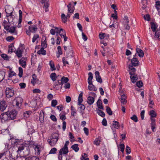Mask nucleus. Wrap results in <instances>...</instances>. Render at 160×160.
Here are the masks:
<instances>
[{
    "instance_id": "f257e3e1",
    "label": "nucleus",
    "mask_w": 160,
    "mask_h": 160,
    "mask_svg": "<svg viewBox=\"0 0 160 160\" xmlns=\"http://www.w3.org/2000/svg\"><path fill=\"white\" fill-rule=\"evenodd\" d=\"M65 51L64 54L66 57L67 60H65V57L62 58V62L63 63L64 66H65V64H68V61L71 62L73 59V52H72V49L70 45H68V46H64Z\"/></svg>"
},
{
    "instance_id": "f03ea898",
    "label": "nucleus",
    "mask_w": 160,
    "mask_h": 160,
    "mask_svg": "<svg viewBox=\"0 0 160 160\" xmlns=\"http://www.w3.org/2000/svg\"><path fill=\"white\" fill-rule=\"evenodd\" d=\"M17 152L20 156L25 158L30 153V149L24 145H22L18 147Z\"/></svg>"
},
{
    "instance_id": "7ed1b4c3",
    "label": "nucleus",
    "mask_w": 160,
    "mask_h": 160,
    "mask_svg": "<svg viewBox=\"0 0 160 160\" xmlns=\"http://www.w3.org/2000/svg\"><path fill=\"white\" fill-rule=\"evenodd\" d=\"M59 135L57 133L52 134L48 139L47 141L50 145L52 146H54L59 139Z\"/></svg>"
},
{
    "instance_id": "20e7f679",
    "label": "nucleus",
    "mask_w": 160,
    "mask_h": 160,
    "mask_svg": "<svg viewBox=\"0 0 160 160\" xmlns=\"http://www.w3.org/2000/svg\"><path fill=\"white\" fill-rule=\"evenodd\" d=\"M22 98L20 97L16 98L13 101L12 104L16 108H20L22 102Z\"/></svg>"
},
{
    "instance_id": "39448f33",
    "label": "nucleus",
    "mask_w": 160,
    "mask_h": 160,
    "mask_svg": "<svg viewBox=\"0 0 160 160\" xmlns=\"http://www.w3.org/2000/svg\"><path fill=\"white\" fill-rule=\"evenodd\" d=\"M5 94L6 97L10 98L14 95V90L12 88H7L6 89Z\"/></svg>"
},
{
    "instance_id": "423d86ee",
    "label": "nucleus",
    "mask_w": 160,
    "mask_h": 160,
    "mask_svg": "<svg viewBox=\"0 0 160 160\" xmlns=\"http://www.w3.org/2000/svg\"><path fill=\"white\" fill-rule=\"evenodd\" d=\"M8 112L9 117L10 120H14L15 119L17 114V112L15 110H12Z\"/></svg>"
},
{
    "instance_id": "0eeeda50",
    "label": "nucleus",
    "mask_w": 160,
    "mask_h": 160,
    "mask_svg": "<svg viewBox=\"0 0 160 160\" xmlns=\"http://www.w3.org/2000/svg\"><path fill=\"white\" fill-rule=\"evenodd\" d=\"M8 20V22L4 20L3 22V25L4 26V28L7 30H8L9 29L10 26V22H12V19H11L10 18H9Z\"/></svg>"
},
{
    "instance_id": "6e6552de",
    "label": "nucleus",
    "mask_w": 160,
    "mask_h": 160,
    "mask_svg": "<svg viewBox=\"0 0 160 160\" xmlns=\"http://www.w3.org/2000/svg\"><path fill=\"white\" fill-rule=\"evenodd\" d=\"M31 82L33 85H35V84H40L41 83V81L37 78L35 74L32 75V79L31 80Z\"/></svg>"
},
{
    "instance_id": "1a4fd4ad",
    "label": "nucleus",
    "mask_w": 160,
    "mask_h": 160,
    "mask_svg": "<svg viewBox=\"0 0 160 160\" xmlns=\"http://www.w3.org/2000/svg\"><path fill=\"white\" fill-rule=\"evenodd\" d=\"M7 107L6 102L3 100L1 101L0 102V111H3Z\"/></svg>"
},
{
    "instance_id": "9d476101",
    "label": "nucleus",
    "mask_w": 160,
    "mask_h": 160,
    "mask_svg": "<svg viewBox=\"0 0 160 160\" xmlns=\"http://www.w3.org/2000/svg\"><path fill=\"white\" fill-rule=\"evenodd\" d=\"M8 112H7L5 113H2L0 116V118L2 120H3L5 121L8 120H10L8 115Z\"/></svg>"
},
{
    "instance_id": "9b49d317",
    "label": "nucleus",
    "mask_w": 160,
    "mask_h": 160,
    "mask_svg": "<svg viewBox=\"0 0 160 160\" xmlns=\"http://www.w3.org/2000/svg\"><path fill=\"white\" fill-rule=\"evenodd\" d=\"M131 65H133L134 67H136L139 65L140 62L137 58L133 57L131 60Z\"/></svg>"
},
{
    "instance_id": "f8f14e48",
    "label": "nucleus",
    "mask_w": 160,
    "mask_h": 160,
    "mask_svg": "<svg viewBox=\"0 0 160 160\" xmlns=\"http://www.w3.org/2000/svg\"><path fill=\"white\" fill-rule=\"evenodd\" d=\"M127 66L129 69V74L130 75H133V74H135V72H136V69L133 67L134 66L129 64H128Z\"/></svg>"
},
{
    "instance_id": "ddd939ff",
    "label": "nucleus",
    "mask_w": 160,
    "mask_h": 160,
    "mask_svg": "<svg viewBox=\"0 0 160 160\" xmlns=\"http://www.w3.org/2000/svg\"><path fill=\"white\" fill-rule=\"evenodd\" d=\"M68 152V147H63L62 148H61L59 152L60 155H62V154H65Z\"/></svg>"
},
{
    "instance_id": "4468645a",
    "label": "nucleus",
    "mask_w": 160,
    "mask_h": 160,
    "mask_svg": "<svg viewBox=\"0 0 160 160\" xmlns=\"http://www.w3.org/2000/svg\"><path fill=\"white\" fill-rule=\"evenodd\" d=\"M27 58L22 57L21 59L19 60V63L21 65L23 68H25L26 66Z\"/></svg>"
},
{
    "instance_id": "2eb2a0df",
    "label": "nucleus",
    "mask_w": 160,
    "mask_h": 160,
    "mask_svg": "<svg viewBox=\"0 0 160 160\" xmlns=\"http://www.w3.org/2000/svg\"><path fill=\"white\" fill-rule=\"evenodd\" d=\"M95 78L96 81L99 83H101L102 82V80L99 75L98 71H97L95 72Z\"/></svg>"
},
{
    "instance_id": "dca6fc26",
    "label": "nucleus",
    "mask_w": 160,
    "mask_h": 160,
    "mask_svg": "<svg viewBox=\"0 0 160 160\" xmlns=\"http://www.w3.org/2000/svg\"><path fill=\"white\" fill-rule=\"evenodd\" d=\"M16 54L18 58H20L22 57L23 50L20 49L19 48H18L17 50L14 52Z\"/></svg>"
},
{
    "instance_id": "f3484780",
    "label": "nucleus",
    "mask_w": 160,
    "mask_h": 160,
    "mask_svg": "<svg viewBox=\"0 0 160 160\" xmlns=\"http://www.w3.org/2000/svg\"><path fill=\"white\" fill-rule=\"evenodd\" d=\"M67 7L68 8V12L70 13H72L75 9V8L74 6H72V3L71 2L69 3V4L67 6Z\"/></svg>"
},
{
    "instance_id": "a211bd4d",
    "label": "nucleus",
    "mask_w": 160,
    "mask_h": 160,
    "mask_svg": "<svg viewBox=\"0 0 160 160\" xmlns=\"http://www.w3.org/2000/svg\"><path fill=\"white\" fill-rule=\"evenodd\" d=\"M89 85L88 87V88L89 90L90 91H97V89L96 87L92 84V82H91L90 83H88Z\"/></svg>"
},
{
    "instance_id": "6ab92c4d",
    "label": "nucleus",
    "mask_w": 160,
    "mask_h": 160,
    "mask_svg": "<svg viewBox=\"0 0 160 160\" xmlns=\"http://www.w3.org/2000/svg\"><path fill=\"white\" fill-rule=\"evenodd\" d=\"M94 98L91 96H88L87 98V102L89 105H92L94 102Z\"/></svg>"
},
{
    "instance_id": "aec40b11",
    "label": "nucleus",
    "mask_w": 160,
    "mask_h": 160,
    "mask_svg": "<svg viewBox=\"0 0 160 160\" xmlns=\"http://www.w3.org/2000/svg\"><path fill=\"white\" fill-rule=\"evenodd\" d=\"M136 53L138 54V56L140 58H142L144 55V53L143 51L141 49L137 48L136 49Z\"/></svg>"
},
{
    "instance_id": "412c9836",
    "label": "nucleus",
    "mask_w": 160,
    "mask_h": 160,
    "mask_svg": "<svg viewBox=\"0 0 160 160\" xmlns=\"http://www.w3.org/2000/svg\"><path fill=\"white\" fill-rule=\"evenodd\" d=\"M28 29L32 32H35L37 30L38 28L36 25L29 26Z\"/></svg>"
},
{
    "instance_id": "4be33fe9",
    "label": "nucleus",
    "mask_w": 160,
    "mask_h": 160,
    "mask_svg": "<svg viewBox=\"0 0 160 160\" xmlns=\"http://www.w3.org/2000/svg\"><path fill=\"white\" fill-rule=\"evenodd\" d=\"M151 129L153 132H154V129L155 128V119L151 118Z\"/></svg>"
},
{
    "instance_id": "5701e85b",
    "label": "nucleus",
    "mask_w": 160,
    "mask_h": 160,
    "mask_svg": "<svg viewBox=\"0 0 160 160\" xmlns=\"http://www.w3.org/2000/svg\"><path fill=\"white\" fill-rule=\"evenodd\" d=\"M5 12L7 14V19H9V18L12 19V12L11 11L10 12L8 9L5 10Z\"/></svg>"
},
{
    "instance_id": "b1692460",
    "label": "nucleus",
    "mask_w": 160,
    "mask_h": 160,
    "mask_svg": "<svg viewBox=\"0 0 160 160\" xmlns=\"http://www.w3.org/2000/svg\"><path fill=\"white\" fill-rule=\"evenodd\" d=\"M101 137H98L96 138L93 142V144L97 146H99L101 142Z\"/></svg>"
},
{
    "instance_id": "393cba45",
    "label": "nucleus",
    "mask_w": 160,
    "mask_h": 160,
    "mask_svg": "<svg viewBox=\"0 0 160 160\" xmlns=\"http://www.w3.org/2000/svg\"><path fill=\"white\" fill-rule=\"evenodd\" d=\"M97 105L98 108L100 109L103 110V107L102 105V101L100 99H99L97 102Z\"/></svg>"
},
{
    "instance_id": "a878e982",
    "label": "nucleus",
    "mask_w": 160,
    "mask_h": 160,
    "mask_svg": "<svg viewBox=\"0 0 160 160\" xmlns=\"http://www.w3.org/2000/svg\"><path fill=\"white\" fill-rule=\"evenodd\" d=\"M131 79L133 83H135L138 79V78L137 77V75L135 74H133V75H131Z\"/></svg>"
},
{
    "instance_id": "bb28decb",
    "label": "nucleus",
    "mask_w": 160,
    "mask_h": 160,
    "mask_svg": "<svg viewBox=\"0 0 160 160\" xmlns=\"http://www.w3.org/2000/svg\"><path fill=\"white\" fill-rule=\"evenodd\" d=\"M150 24L151 25V28L152 31L153 32L156 31V29L157 27L156 24L155 23L153 22H151Z\"/></svg>"
},
{
    "instance_id": "cd10ccee",
    "label": "nucleus",
    "mask_w": 160,
    "mask_h": 160,
    "mask_svg": "<svg viewBox=\"0 0 160 160\" xmlns=\"http://www.w3.org/2000/svg\"><path fill=\"white\" fill-rule=\"evenodd\" d=\"M60 36L61 38L66 35V32L62 28H60L59 33Z\"/></svg>"
},
{
    "instance_id": "c85d7f7f",
    "label": "nucleus",
    "mask_w": 160,
    "mask_h": 160,
    "mask_svg": "<svg viewBox=\"0 0 160 160\" xmlns=\"http://www.w3.org/2000/svg\"><path fill=\"white\" fill-rule=\"evenodd\" d=\"M26 160H39L38 158L36 156H29L25 158Z\"/></svg>"
},
{
    "instance_id": "c756f323",
    "label": "nucleus",
    "mask_w": 160,
    "mask_h": 160,
    "mask_svg": "<svg viewBox=\"0 0 160 160\" xmlns=\"http://www.w3.org/2000/svg\"><path fill=\"white\" fill-rule=\"evenodd\" d=\"M88 83H90L91 82H92V79L93 78V76L92 75V74L91 72H89L88 74Z\"/></svg>"
},
{
    "instance_id": "7c9ffc66",
    "label": "nucleus",
    "mask_w": 160,
    "mask_h": 160,
    "mask_svg": "<svg viewBox=\"0 0 160 160\" xmlns=\"http://www.w3.org/2000/svg\"><path fill=\"white\" fill-rule=\"evenodd\" d=\"M61 80V83L62 85L63 84L67 83V82L68 81L69 79L68 78L63 76Z\"/></svg>"
},
{
    "instance_id": "2f4dec72",
    "label": "nucleus",
    "mask_w": 160,
    "mask_h": 160,
    "mask_svg": "<svg viewBox=\"0 0 160 160\" xmlns=\"http://www.w3.org/2000/svg\"><path fill=\"white\" fill-rule=\"evenodd\" d=\"M46 51L44 50V48H42L38 51L37 53L39 54L45 55L46 54Z\"/></svg>"
},
{
    "instance_id": "473e14b6",
    "label": "nucleus",
    "mask_w": 160,
    "mask_h": 160,
    "mask_svg": "<svg viewBox=\"0 0 160 160\" xmlns=\"http://www.w3.org/2000/svg\"><path fill=\"white\" fill-rule=\"evenodd\" d=\"M14 47V44L12 43L9 45L8 52V53H12L13 52L12 48Z\"/></svg>"
},
{
    "instance_id": "72a5a7b5",
    "label": "nucleus",
    "mask_w": 160,
    "mask_h": 160,
    "mask_svg": "<svg viewBox=\"0 0 160 160\" xmlns=\"http://www.w3.org/2000/svg\"><path fill=\"white\" fill-rule=\"evenodd\" d=\"M5 75V72L2 71L0 72V82L2 81Z\"/></svg>"
},
{
    "instance_id": "f704fd0d",
    "label": "nucleus",
    "mask_w": 160,
    "mask_h": 160,
    "mask_svg": "<svg viewBox=\"0 0 160 160\" xmlns=\"http://www.w3.org/2000/svg\"><path fill=\"white\" fill-rule=\"evenodd\" d=\"M49 64L50 66L51 69L52 71H53L56 69L54 62L52 61H50Z\"/></svg>"
},
{
    "instance_id": "c9c22d12",
    "label": "nucleus",
    "mask_w": 160,
    "mask_h": 160,
    "mask_svg": "<svg viewBox=\"0 0 160 160\" xmlns=\"http://www.w3.org/2000/svg\"><path fill=\"white\" fill-rule=\"evenodd\" d=\"M149 115L151 116V118H155L157 116V114L155 111L152 110L149 112Z\"/></svg>"
},
{
    "instance_id": "e433bc0d",
    "label": "nucleus",
    "mask_w": 160,
    "mask_h": 160,
    "mask_svg": "<svg viewBox=\"0 0 160 160\" xmlns=\"http://www.w3.org/2000/svg\"><path fill=\"white\" fill-rule=\"evenodd\" d=\"M71 148L76 152H77L79 149V148L78 147V144H74L71 147Z\"/></svg>"
},
{
    "instance_id": "4c0bfd02",
    "label": "nucleus",
    "mask_w": 160,
    "mask_h": 160,
    "mask_svg": "<svg viewBox=\"0 0 160 160\" xmlns=\"http://www.w3.org/2000/svg\"><path fill=\"white\" fill-rule=\"evenodd\" d=\"M50 78L53 81H54L56 80L57 75L55 73H51L50 75Z\"/></svg>"
},
{
    "instance_id": "58836bf2",
    "label": "nucleus",
    "mask_w": 160,
    "mask_h": 160,
    "mask_svg": "<svg viewBox=\"0 0 160 160\" xmlns=\"http://www.w3.org/2000/svg\"><path fill=\"white\" fill-rule=\"evenodd\" d=\"M31 113V112L30 111H27L24 112L23 114V117L25 119H26L28 118L30 115V114Z\"/></svg>"
},
{
    "instance_id": "ea45409f",
    "label": "nucleus",
    "mask_w": 160,
    "mask_h": 160,
    "mask_svg": "<svg viewBox=\"0 0 160 160\" xmlns=\"http://www.w3.org/2000/svg\"><path fill=\"white\" fill-rule=\"evenodd\" d=\"M97 113L102 117H104L105 116V113L101 110L99 109L97 110Z\"/></svg>"
},
{
    "instance_id": "a19ab883",
    "label": "nucleus",
    "mask_w": 160,
    "mask_h": 160,
    "mask_svg": "<svg viewBox=\"0 0 160 160\" xmlns=\"http://www.w3.org/2000/svg\"><path fill=\"white\" fill-rule=\"evenodd\" d=\"M106 107L107 113L109 115H112V112L111 108L108 106H106Z\"/></svg>"
},
{
    "instance_id": "79ce46f5",
    "label": "nucleus",
    "mask_w": 160,
    "mask_h": 160,
    "mask_svg": "<svg viewBox=\"0 0 160 160\" xmlns=\"http://www.w3.org/2000/svg\"><path fill=\"white\" fill-rule=\"evenodd\" d=\"M155 7L158 11H159L160 9V1H157L155 2Z\"/></svg>"
},
{
    "instance_id": "37998d69",
    "label": "nucleus",
    "mask_w": 160,
    "mask_h": 160,
    "mask_svg": "<svg viewBox=\"0 0 160 160\" xmlns=\"http://www.w3.org/2000/svg\"><path fill=\"white\" fill-rule=\"evenodd\" d=\"M114 123L112 124L113 126H114L115 128L118 129L120 126L119 122L116 121H113Z\"/></svg>"
},
{
    "instance_id": "c03bdc74",
    "label": "nucleus",
    "mask_w": 160,
    "mask_h": 160,
    "mask_svg": "<svg viewBox=\"0 0 160 160\" xmlns=\"http://www.w3.org/2000/svg\"><path fill=\"white\" fill-rule=\"evenodd\" d=\"M87 156L85 153H83L81 158V160H89L88 158H87Z\"/></svg>"
},
{
    "instance_id": "a18cd8bd",
    "label": "nucleus",
    "mask_w": 160,
    "mask_h": 160,
    "mask_svg": "<svg viewBox=\"0 0 160 160\" xmlns=\"http://www.w3.org/2000/svg\"><path fill=\"white\" fill-rule=\"evenodd\" d=\"M71 110L72 111L71 115L72 116H75V113H76V110L72 106L71 107Z\"/></svg>"
},
{
    "instance_id": "49530a36",
    "label": "nucleus",
    "mask_w": 160,
    "mask_h": 160,
    "mask_svg": "<svg viewBox=\"0 0 160 160\" xmlns=\"http://www.w3.org/2000/svg\"><path fill=\"white\" fill-rule=\"evenodd\" d=\"M62 20L63 22L65 23L67 21V18L66 17L65 14L64 13H62L61 15Z\"/></svg>"
},
{
    "instance_id": "de8ad7c7",
    "label": "nucleus",
    "mask_w": 160,
    "mask_h": 160,
    "mask_svg": "<svg viewBox=\"0 0 160 160\" xmlns=\"http://www.w3.org/2000/svg\"><path fill=\"white\" fill-rule=\"evenodd\" d=\"M123 24L125 23H129V21L128 17L127 16H125L123 18Z\"/></svg>"
},
{
    "instance_id": "09e8293b",
    "label": "nucleus",
    "mask_w": 160,
    "mask_h": 160,
    "mask_svg": "<svg viewBox=\"0 0 160 160\" xmlns=\"http://www.w3.org/2000/svg\"><path fill=\"white\" fill-rule=\"evenodd\" d=\"M155 32V38H157L158 40H160V32H159L158 31H156Z\"/></svg>"
},
{
    "instance_id": "8fccbe9b",
    "label": "nucleus",
    "mask_w": 160,
    "mask_h": 160,
    "mask_svg": "<svg viewBox=\"0 0 160 160\" xmlns=\"http://www.w3.org/2000/svg\"><path fill=\"white\" fill-rule=\"evenodd\" d=\"M16 27H11L10 28L9 27V28L8 30V32L11 33H14L15 32V30Z\"/></svg>"
},
{
    "instance_id": "3c124183",
    "label": "nucleus",
    "mask_w": 160,
    "mask_h": 160,
    "mask_svg": "<svg viewBox=\"0 0 160 160\" xmlns=\"http://www.w3.org/2000/svg\"><path fill=\"white\" fill-rule=\"evenodd\" d=\"M57 103L58 102L56 100H53L52 101L51 106L53 107H55Z\"/></svg>"
},
{
    "instance_id": "603ef678",
    "label": "nucleus",
    "mask_w": 160,
    "mask_h": 160,
    "mask_svg": "<svg viewBox=\"0 0 160 160\" xmlns=\"http://www.w3.org/2000/svg\"><path fill=\"white\" fill-rule=\"evenodd\" d=\"M130 118L135 122H137L138 121V118L136 115H133L132 117H131Z\"/></svg>"
},
{
    "instance_id": "864d4df0",
    "label": "nucleus",
    "mask_w": 160,
    "mask_h": 160,
    "mask_svg": "<svg viewBox=\"0 0 160 160\" xmlns=\"http://www.w3.org/2000/svg\"><path fill=\"white\" fill-rule=\"evenodd\" d=\"M18 69H19V71L18 75L20 77H22V74H23L22 69L21 67H19Z\"/></svg>"
},
{
    "instance_id": "5fc2aeb1",
    "label": "nucleus",
    "mask_w": 160,
    "mask_h": 160,
    "mask_svg": "<svg viewBox=\"0 0 160 160\" xmlns=\"http://www.w3.org/2000/svg\"><path fill=\"white\" fill-rule=\"evenodd\" d=\"M120 151L122 152H123L124 150V148H125V146L124 144H121L120 145Z\"/></svg>"
},
{
    "instance_id": "6e6d98bb",
    "label": "nucleus",
    "mask_w": 160,
    "mask_h": 160,
    "mask_svg": "<svg viewBox=\"0 0 160 160\" xmlns=\"http://www.w3.org/2000/svg\"><path fill=\"white\" fill-rule=\"evenodd\" d=\"M14 39V38L12 36H8L6 38V40L8 42H11Z\"/></svg>"
},
{
    "instance_id": "4d7b16f0",
    "label": "nucleus",
    "mask_w": 160,
    "mask_h": 160,
    "mask_svg": "<svg viewBox=\"0 0 160 160\" xmlns=\"http://www.w3.org/2000/svg\"><path fill=\"white\" fill-rule=\"evenodd\" d=\"M129 23H123V25L126 29L129 30L130 29V26H129Z\"/></svg>"
},
{
    "instance_id": "13d9d810",
    "label": "nucleus",
    "mask_w": 160,
    "mask_h": 160,
    "mask_svg": "<svg viewBox=\"0 0 160 160\" xmlns=\"http://www.w3.org/2000/svg\"><path fill=\"white\" fill-rule=\"evenodd\" d=\"M57 150L56 148H53L51 150L50 152H49V154H55L56 153Z\"/></svg>"
},
{
    "instance_id": "bf43d9fd",
    "label": "nucleus",
    "mask_w": 160,
    "mask_h": 160,
    "mask_svg": "<svg viewBox=\"0 0 160 160\" xmlns=\"http://www.w3.org/2000/svg\"><path fill=\"white\" fill-rule=\"evenodd\" d=\"M38 38L39 36L38 34H36L34 35L32 39V42H34Z\"/></svg>"
},
{
    "instance_id": "052dcab7",
    "label": "nucleus",
    "mask_w": 160,
    "mask_h": 160,
    "mask_svg": "<svg viewBox=\"0 0 160 160\" xmlns=\"http://www.w3.org/2000/svg\"><path fill=\"white\" fill-rule=\"evenodd\" d=\"M53 87L57 90H58L60 88L61 89L62 88V85L59 84V85H54Z\"/></svg>"
},
{
    "instance_id": "680f3d73",
    "label": "nucleus",
    "mask_w": 160,
    "mask_h": 160,
    "mask_svg": "<svg viewBox=\"0 0 160 160\" xmlns=\"http://www.w3.org/2000/svg\"><path fill=\"white\" fill-rule=\"evenodd\" d=\"M143 18L146 20H147L148 21H149L150 20V16L149 14H147L146 15L144 16Z\"/></svg>"
},
{
    "instance_id": "e2e57ef3",
    "label": "nucleus",
    "mask_w": 160,
    "mask_h": 160,
    "mask_svg": "<svg viewBox=\"0 0 160 160\" xmlns=\"http://www.w3.org/2000/svg\"><path fill=\"white\" fill-rule=\"evenodd\" d=\"M44 5L45 8V12L48 11V7L49 6L48 3L47 2H46L45 3H44Z\"/></svg>"
},
{
    "instance_id": "0e129e2a",
    "label": "nucleus",
    "mask_w": 160,
    "mask_h": 160,
    "mask_svg": "<svg viewBox=\"0 0 160 160\" xmlns=\"http://www.w3.org/2000/svg\"><path fill=\"white\" fill-rule=\"evenodd\" d=\"M1 57L2 58H3L4 59L6 60H8V56L5 54H2L1 55Z\"/></svg>"
},
{
    "instance_id": "69168bd1",
    "label": "nucleus",
    "mask_w": 160,
    "mask_h": 160,
    "mask_svg": "<svg viewBox=\"0 0 160 160\" xmlns=\"http://www.w3.org/2000/svg\"><path fill=\"white\" fill-rule=\"evenodd\" d=\"M145 111L144 110H143L140 113V116L142 120H143L144 117V113Z\"/></svg>"
},
{
    "instance_id": "338daca9",
    "label": "nucleus",
    "mask_w": 160,
    "mask_h": 160,
    "mask_svg": "<svg viewBox=\"0 0 160 160\" xmlns=\"http://www.w3.org/2000/svg\"><path fill=\"white\" fill-rule=\"evenodd\" d=\"M142 82L141 81H139L137 82V85L138 87L139 88L142 87Z\"/></svg>"
},
{
    "instance_id": "774afa93",
    "label": "nucleus",
    "mask_w": 160,
    "mask_h": 160,
    "mask_svg": "<svg viewBox=\"0 0 160 160\" xmlns=\"http://www.w3.org/2000/svg\"><path fill=\"white\" fill-rule=\"evenodd\" d=\"M126 152L127 154H130V153L131 149L129 147L127 146L126 147Z\"/></svg>"
}]
</instances>
